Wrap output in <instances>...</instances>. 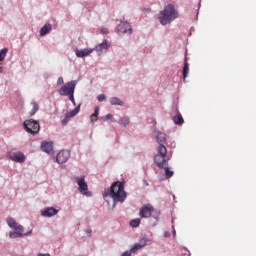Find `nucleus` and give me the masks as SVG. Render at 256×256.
<instances>
[{
	"instance_id": "27",
	"label": "nucleus",
	"mask_w": 256,
	"mask_h": 256,
	"mask_svg": "<svg viewBox=\"0 0 256 256\" xmlns=\"http://www.w3.org/2000/svg\"><path fill=\"white\" fill-rule=\"evenodd\" d=\"M110 103L122 105L123 101L120 100V98H118L117 96H113L112 98H110Z\"/></svg>"
},
{
	"instance_id": "1",
	"label": "nucleus",
	"mask_w": 256,
	"mask_h": 256,
	"mask_svg": "<svg viewBox=\"0 0 256 256\" xmlns=\"http://www.w3.org/2000/svg\"><path fill=\"white\" fill-rule=\"evenodd\" d=\"M167 146L165 144H159L157 148V154L154 156V163L159 169H164L166 179H171L174 175V170H170Z\"/></svg>"
},
{
	"instance_id": "3",
	"label": "nucleus",
	"mask_w": 256,
	"mask_h": 256,
	"mask_svg": "<svg viewBox=\"0 0 256 256\" xmlns=\"http://www.w3.org/2000/svg\"><path fill=\"white\" fill-rule=\"evenodd\" d=\"M176 18H179V10H177L175 4H167L164 6L158 17L160 24L163 25L170 24L173 20H176Z\"/></svg>"
},
{
	"instance_id": "21",
	"label": "nucleus",
	"mask_w": 256,
	"mask_h": 256,
	"mask_svg": "<svg viewBox=\"0 0 256 256\" xmlns=\"http://www.w3.org/2000/svg\"><path fill=\"white\" fill-rule=\"evenodd\" d=\"M16 231L17 233H21L22 237H28L29 235H32V231H28V233H24V227H22V225H17V223H16Z\"/></svg>"
},
{
	"instance_id": "23",
	"label": "nucleus",
	"mask_w": 256,
	"mask_h": 256,
	"mask_svg": "<svg viewBox=\"0 0 256 256\" xmlns=\"http://www.w3.org/2000/svg\"><path fill=\"white\" fill-rule=\"evenodd\" d=\"M173 120L175 124H184V118L180 113L176 114V116L173 117Z\"/></svg>"
},
{
	"instance_id": "26",
	"label": "nucleus",
	"mask_w": 256,
	"mask_h": 256,
	"mask_svg": "<svg viewBox=\"0 0 256 256\" xmlns=\"http://www.w3.org/2000/svg\"><path fill=\"white\" fill-rule=\"evenodd\" d=\"M22 236H23L22 233H18V231H16V229H15V231H11L9 233L10 239H17L18 237H22Z\"/></svg>"
},
{
	"instance_id": "10",
	"label": "nucleus",
	"mask_w": 256,
	"mask_h": 256,
	"mask_svg": "<svg viewBox=\"0 0 256 256\" xmlns=\"http://www.w3.org/2000/svg\"><path fill=\"white\" fill-rule=\"evenodd\" d=\"M69 157V150H60V152L57 154V163H59V165H63V163H67Z\"/></svg>"
},
{
	"instance_id": "34",
	"label": "nucleus",
	"mask_w": 256,
	"mask_h": 256,
	"mask_svg": "<svg viewBox=\"0 0 256 256\" xmlns=\"http://www.w3.org/2000/svg\"><path fill=\"white\" fill-rule=\"evenodd\" d=\"M57 82H58V84H62V86H63V84H64V78H63V76H60V77L58 78Z\"/></svg>"
},
{
	"instance_id": "31",
	"label": "nucleus",
	"mask_w": 256,
	"mask_h": 256,
	"mask_svg": "<svg viewBox=\"0 0 256 256\" xmlns=\"http://www.w3.org/2000/svg\"><path fill=\"white\" fill-rule=\"evenodd\" d=\"M99 110H100L99 106H96V108L94 109V111H95V118H96V120H98Z\"/></svg>"
},
{
	"instance_id": "5",
	"label": "nucleus",
	"mask_w": 256,
	"mask_h": 256,
	"mask_svg": "<svg viewBox=\"0 0 256 256\" xmlns=\"http://www.w3.org/2000/svg\"><path fill=\"white\" fill-rule=\"evenodd\" d=\"M76 181L78 183V191L82 195H85L86 197H91V193H90V190L88 188V184L85 180V176H78L76 178Z\"/></svg>"
},
{
	"instance_id": "2",
	"label": "nucleus",
	"mask_w": 256,
	"mask_h": 256,
	"mask_svg": "<svg viewBox=\"0 0 256 256\" xmlns=\"http://www.w3.org/2000/svg\"><path fill=\"white\" fill-rule=\"evenodd\" d=\"M107 197H111L114 205H117V203H124L127 199L125 182H120V180L113 182L109 190H105L104 199H107Z\"/></svg>"
},
{
	"instance_id": "17",
	"label": "nucleus",
	"mask_w": 256,
	"mask_h": 256,
	"mask_svg": "<svg viewBox=\"0 0 256 256\" xmlns=\"http://www.w3.org/2000/svg\"><path fill=\"white\" fill-rule=\"evenodd\" d=\"M146 245H147V241H141V243H135V245H133V247L131 248V253H136L140 249H143L144 247H146Z\"/></svg>"
},
{
	"instance_id": "22",
	"label": "nucleus",
	"mask_w": 256,
	"mask_h": 256,
	"mask_svg": "<svg viewBox=\"0 0 256 256\" xmlns=\"http://www.w3.org/2000/svg\"><path fill=\"white\" fill-rule=\"evenodd\" d=\"M188 74H189V62H188L187 58H185L184 66H183V78H184V80L187 78Z\"/></svg>"
},
{
	"instance_id": "15",
	"label": "nucleus",
	"mask_w": 256,
	"mask_h": 256,
	"mask_svg": "<svg viewBox=\"0 0 256 256\" xmlns=\"http://www.w3.org/2000/svg\"><path fill=\"white\" fill-rule=\"evenodd\" d=\"M76 86H77V80H72L71 89H70V100L74 106H77V103H76V100L74 97V92H75Z\"/></svg>"
},
{
	"instance_id": "16",
	"label": "nucleus",
	"mask_w": 256,
	"mask_h": 256,
	"mask_svg": "<svg viewBox=\"0 0 256 256\" xmlns=\"http://www.w3.org/2000/svg\"><path fill=\"white\" fill-rule=\"evenodd\" d=\"M110 46H111L110 42L107 39H105L103 40V42L98 44L95 49L97 50V52H102V50H108Z\"/></svg>"
},
{
	"instance_id": "4",
	"label": "nucleus",
	"mask_w": 256,
	"mask_h": 256,
	"mask_svg": "<svg viewBox=\"0 0 256 256\" xmlns=\"http://www.w3.org/2000/svg\"><path fill=\"white\" fill-rule=\"evenodd\" d=\"M24 128L30 134H38L40 131V122L33 120L32 118L24 120Z\"/></svg>"
},
{
	"instance_id": "28",
	"label": "nucleus",
	"mask_w": 256,
	"mask_h": 256,
	"mask_svg": "<svg viewBox=\"0 0 256 256\" xmlns=\"http://www.w3.org/2000/svg\"><path fill=\"white\" fill-rule=\"evenodd\" d=\"M32 106H33V108H32V110H31V112H30L31 116H33L34 114H36V112H38V110H39V104H38V102H32Z\"/></svg>"
},
{
	"instance_id": "29",
	"label": "nucleus",
	"mask_w": 256,
	"mask_h": 256,
	"mask_svg": "<svg viewBox=\"0 0 256 256\" xmlns=\"http://www.w3.org/2000/svg\"><path fill=\"white\" fill-rule=\"evenodd\" d=\"M141 223V219H133L132 221H130V226L131 227H139Z\"/></svg>"
},
{
	"instance_id": "39",
	"label": "nucleus",
	"mask_w": 256,
	"mask_h": 256,
	"mask_svg": "<svg viewBox=\"0 0 256 256\" xmlns=\"http://www.w3.org/2000/svg\"><path fill=\"white\" fill-rule=\"evenodd\" d=\"M86 233L90 234V233H92V231H86Z\"/></svg>"
},
{
	"instance_id": "30",
	"label": "nucleus",
	"mask_w": 256,
	"mask_h": 256,
	"mask_svg": "<svg viewBox=\"0 0 256 256\" xmlns=\"http://www.w3.org/2000/svg\"><path fill=\"white\" fill-rule=\"evenodd\" d=\"M98 100H99L100 102H103V100H106V95H105V94H99V95H98Z\"/></svg>"
},
{
	"instance_id": "18",
	"label": "nucleus",
	"mask_w": 256,
	"mask_h": 256,
	"mask_svg": "<svg viewBox=\"0 0 256 256\" xmlns=\"http://www.w3.org/2000/svg\"><path fill=\"white\" fill-rule=\"evenodd\" d=\"M52 30V24H45L41 30H40V34L41 36H45L46 34H48L49 32H51Z\"/></svg>"
},
{
	"instance_id": "38",
	"label": "nucleus",
	"mask_w": 256,
	"mask_h": 256,
	"mask_svg": "<svg viewBox=\"0 0 256 256\" xmlns=\"http://www.w3.org/2000/svg\"><path fill=\"white\" fill-rule=\"evenodd\" d=\"M170 236V233H165V237H169Z\"/></svg>"
},
{
	"instance_id": "13",
	"label": "nucleus",
	"mask_w": 256,
	"mask_h": 256,
	"mask_svg": "<svg viewBox=\"0 0 256 256\" xmlns=\"http://www.w3.org/2000/svg\"><path fill=\"white\" fill-rule=\"evenodd\" d=\"M57 213L58 210L55 209L54 207H48L47 209L42 211L43 217H54L55 215H57Z\"/></svg>"
},
{
	"instance_id": "11",
	"label": "nucleus",
	"mask_w": 256,
	"mask_h": 256,
	"mask_svg": "<svg viewBox=\"0 0 256 256\" xmlns=\"http://www.w3.org/2000/svg\"><path fill=\"white\" fill-rule=\"evenodd\" d=\"M71 87H72V80L63 84L59 89V94L62 96H69L71 98Z\"/></svg>"
},
{
	"instance_id": "7",
	"label": "nucleus",
	"mask_w": 256,
	"mask_h": 256,
	"mask_svg": "<svg viewBox=\"0 0 256 256\" xmlns=\"http://www.w3.org/2000/svg\"><path fill=\"white\" fill-rule=\"evenodd\" d=\"M117 32L118 34H132L133 28L130 22H120L117 26Z\"/></svg>"
},
{
	"instance_id": "9",
	"label": "nucleus",
	"mask_w": 256,
	"mask_h": 256,
	"mask_svg": "<svg viewBox=\"0 0 256 256\" xmlns=\"http://www.w3.org/2000/svg\"><path fill=\"white\" fill-rule=\"evenodd\" d=\"M41 149L44 153H48V155H52V153H54L53 141L43 140L41 142Z\"/></svg>"
},
{
	"instance_id": "25",
	"label": "nucleus",
	"mask_w": 256,
	"mask_h": 256,
	"mask_svg": "<svg viewBox=\"0 0 256 256\" xmlns=\"http://www.w3.org/2000/svg\"><path fill=\"white\" fill-rule=\"evenodd\" d=\"M7 224L9 225V227H10L11 229H15V230H16L17 223H16L15 219L8 218V219H7Z\"/></svg>"
},
{
	"instance_id": "6",
	"label": "nucleus",
	"mask_w": 256,
	"mask_h": 256,
	"mask_svg": "<svg viewBox=\"0 0 256 256\" xmlns=\"http://www.w3.org/2000/svg\"><path fill=\"white\" fill-rule=\"evenodd\" d=\"M154 211H155V209H154L153 205L147 204V205H144L140 209L139 215L143 219H149L150 217H152V213H154Z\"/></svg>"
},
{
	"instance_id": "37",
	"label": "nucleus",
	"mask_w": 256,
	"mask_h": 256,
	"mask_svg": "<svg viewBox=\"0 0 256 256\" xmlns=\"http://www.w3.org/2000/svg\"><path fill=\"white\" fill-rule=\"evenodd\" d=\"M106 118L113 119V114H106Z\"/></svg>"
},
{
	"instance_id": "12",
	"label": "nucleus",
	"mask_w": 256,
	"mask_h": 256,
	"mask_svg": "<svg viewBox=\"0 0 256 256\" xmlns=\"http://www.w3.org/2000/svg\"><path fill=\"white\" fill-rule=\"evenodd\" d=\"M80 108H81V104H78V106H76L73 110H70V112H68L66 116L62 119V124L64 125L68 124L70 118H72L73 116H76V114L80 112Z\"/></svg>"
},
{
	"instance_id": "8",
	"label": "nucleus",
	"mask_w": 256,
	"mask_h": 256,
	"mask_svg": "<svg viewBox=\"0 0 256 256\" xmlns=\"http://www.w3.org/2000/svg\"><path fill=\"white\" fill-rule=\"evenodd\" d=\"M9 159L15 163H25L26 156L23 152H9Z\"/></svg>"
},
{
	"instance_id": "36",
	"label": "nucleus",
	"mask_w": 256,
	"mask_h": 256,
	"mask_svg": "<svg viewBox=\"0 0 256 256\" xmlns=\"http://www.w3.org/2000/svg\"><path fill=\"white\" fill-rule=\"evenodd\" d=\"M38 256H51L49 253H39Z\"/></svg>"
},
{
	"instance_id": "19",
	"label": "nucleus",
	"mask_w": 256,
	"mask_h": 256,
	"mask_svg": "<svg viewBox=\"0 0 256 256\" xmlns=\"http://www.w3.org/2000/svg\"><path fill=\"white\" fill-rule=\"evenodd\" d=\"M166 134L165 132H158L157 133V141L159 142V145H164V142H166Z\"/></svg>"
},
{
	"instance_id": "20",
	"label": "nucleus",
	"mask_w": 256,
	"mask_h": 256,
	"mask_svg": "<svg viewBox=\"0 0 256 256\" xmlns=\"http://www.w3.org/2000/svg\"><path fill=\"white\" fill-rule=\"evenodd\" d=\"M8 52V48H2L0 50V64L3 62L4 58H6ZM0 72H3V66H0Z\"/></svg>"
},
{
	"instance_id": "32",
	"label": "nucleus",
	"mask_w": 256,
	"mask_h": 256,
	"mask_svg": "<svg viewBox=\"0 0 256 256\" xmlns=\"http://www.w3.org/2000/svg\"><path fill=\"white\" fill-rule=\"evenodd\" d=\"M90 120H91V122H95L96 121V113H95V111L90 115Z\"/></svg>"
},
{
	"instance_id": "35",
	"label": "nucleus",
	"mask_w": 256,
	"mask_h": 256,
	"mask_svg": "<svg viewBox=\"0 0 256 256\" xmlns=\"http://www.w3.org/2000/svg\"><path fill=\"white\" fill-rule=\"evenodd\" d=\"M101 32H102V34H109V29L108 28H102Z\"/></svg>"
},
{
	"instance_id": "33",
	"label": "nucleus",
	"mask_w": 256,
	"mask_h": 256,
	"mask_svg": "<svg viewBox=\"0 0 256 256\" xmlns=\"http://www.w3.org/2000/svg\"><path fill=\"white\" fill-rule=\"evenodd\" d=\"M121 256H132V249L130 251H125Z\"/></svg>"
},
{
	"instance_id": "14",
	"label": "nucleus",
	"mask_w": 256,
	"mask_h": 256,
	"mask_svg": "<svg viewBox=\"0 0 256 256\" xmlns=\"http://www.w3.org/2000/svg\"><path fill=\"white\" fill-rule=\"evenodd\" d=\"M93 52V48H83L81 50H76V56L78 58H83L84 56H89Z\"/></svg>"
},
{
	"instance_id": "24",
	"label": "nucleus",
	"mask_w": 256,
	"mask_h": 256,
	"mask_svg": "<svg viewBox=\"0 0 256 256\" xmlns=\"http://www.w3.org/2000/svg\"><path fill=\"white\" fill-rule=\"evenodd\" d=\"M119 124H123V126H128V124H130L129 116H123L122 118H120Z\"/></svg>"
}]
</instances>
